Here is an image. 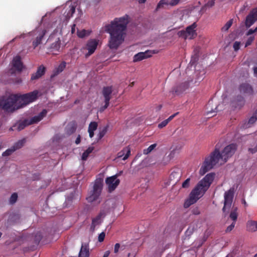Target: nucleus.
I'll return each mask as SVG.
<instances>
[{"label":"nucleus","mask_w":257,"mask_h":257,"mask_svg":"<svg viewBox=\"0 0 257 257\" xmlns=\"http://www.w3.org/2000/svg\"><path fill=\"white\" fill-rule=\"evenodd\" d=\"M128 16L115 18L111 24L105 26V31L110 34L108 47L111 50H116L124 41L123 35L128 23Z\"/></svg>","instance_id":"nucleus-1"},{"label":"nucleus","mask_w":257,"mask_h":257,"mask_svg":"<svg viewBox=\"0 0 257 257\" xmlns=\"http://www.w3.org/2000/svg\"><path fill=\"white\" fill-rule=\"evenodd\" d=\"M236 149L237 146L235 144L227 146L221 153L216 148L215 150L210 154V156L206 158L200 169V174L201 175H204L207 172L212 169L218 163L220 159L226 162L228 158L231 157L234 154Z\"/></svg>","instance_id":"nucleus-2"},{"label":"nucleus","mask_w":257,"mask_h":257,"mask_svg":"<svg viewBox=\"0 0 257 257\" xmlns=\"http://www.w3.org/2000/svg\"><path fill=\"white\" fill-rule=\"evenodd\" d=\"M214 175V173H209L197 183L190 193L189 198L185 202L184 204L185 208H188L192 204L196 203L204 194L213 181Z\"/></svg>","instance_id":"nucleus-3"},{"label":"nucleus","mask_w":257,"mask_h":257,"mask_svg":"<svg viewBox=\"0 0 257 257\" xmlns=\"http://www.w3.org/2000/svg\"><path fill=\"white\" fill-rule=\"evenodd\" d=\"M103 188V180L101 178H98L94 182L92 189L88 193L86 200L89 203H92L97 201L99 204L101 202L100 195Z\"/></svg>","instance_id":"nucleus-4"},{"label":"nucleus","mask_w":257,"mask_h":257,"mask_svg":"<svg viewBox=\"0 0 257 257\" xmlns=\"http://www.w3.org/2000/svg\"><path fill=\"white\" fill-rule=\"evenodd\" d=\"M2 109L8 112H13L21 108L18 101V95L11 94L6 98L1 99Z\"/></svg>","instance_id":"nucleus-5"},{"label":"nucleus","mask_w":257,"mask_h":257,"mask_svg":"<svg viewBox=\"0 0 257 257\" xmlns=\"http://www.w3.org/2000/svg\"><path fill=\"white\" fill-rule=\"evenodd\" d=\"M39 92L35 90L32 92L18 96V101L20 108L24 107L38 98Z\"/></svg>","instance_id":"nucleus-6"},{"label":"nucleus","mask_w":257,"mask_h":257,"mask_svg":"<svg viewBox=\"0 0 257 257\" xmlns=\"http://www.w3.org/2000/svg\"><path fill=\"white\" fill-rule=\"evenodd\" d=\"M234 193V189L231 188L224 193V206L222 208L223 213L225 216L228 211L226 212V209H229L231 206Z\"/></svg>","instance_id":"nucleus-7"},{"label":"nucleus","mask_w":257,"mask_h":257,"mask_svg":"<svg viewBox=\"0 0 257 257\" xmlns=\"http://www.w3.org/2000/svg\"><path fill=\"white\" fill-rule=\"evenodd\" d=\"M11 64L12 67L10 70L12 74H14L16 71L18 73H21L25 68L21 61V57L19 55L14 57Z\"/></svg>","instance_id":"nucleus-8"},{"label":"nucleus","mask_w":257,"mask_h":257,"mask_svg":"<svg viewBox=\"0 0 257 257\" xmlns=\"http://www.w3.org/2000/svg\"><path fill=\"white\" fill-rule=\"evenodd\" d=\"M256 21H257V7L252 9L246 17L245 21L241 23V25H244L246 28H249Z\"/></svg>","instance_id":"nucleus-9"},{"label":"nucleus","mask_w":257,"mask_h":257,"mask_svg":"<svg viewBox=\"0 0 257 257\" xmlns=\"http://www.w3.org/2000/svg\"><path fill=\"white\" fill-rule=\"evenodd\" d=\"M113 89L112 86L103 87L102 90V94L104 98L105 104L100 108L101 111H103L106 109L109 104V101L111 98Z\"/></svg>","instance_id":"nucleus-10"},{"label":"nucleus","mask_w":257,"mask_h":257,"mask_svg":"<svg viewBox=\"0 0 257 257\" xmlns=\"http://www.w3.org/2000/svg\"><path fill=\"white\" fill-rule=\"evenodd\" d=\"M119 174H116L114 176L106 178L105 183L108 186V191L111 192L114 190L120 183V180L117 179Z\"/></svg>","instance_id":"nucleus-11"},{"label":"nucleus","mask_w":257,"mask_h":257,"mask_svg":"<svg viewBox=\"0 0 257 257\" xmlns=\"http://www.w3.org/2000/svg\"><path fill=\"white\" fill-rule=\"evenodd\" d=\"M98 41L96 39H90L88 41L85 48L88 51L85 54V57L87 58L92 55L96 49L98 45Z\"/></svg>","instance_id":"nucleus-12"},{"label":"nucleus","mask_w":257,"mask_h":257,"mask_svg":"<svg viewBox=\"0 0 257 257\" xmlns=\"http://www.w3.org/2000/svg\"><path fill=\"white\" fill-rule=\"evenodd\" d=\"M189 81H186L180 83L173 88L172 91L178 94H180L189 88Z\"/></svg>","instance_id":"nucleus-13"},{"label":"nucleus","mask_w":257,"mask_h":257,"mask_svg":"<svg viewBox=\"0 0 257 257\" xmlns=\"http://www.w3.org/2000/svg\"><path fill=\"white\" fill-rule=\"evenodd\" d=\"M155 53L152 51L147 50L145 52H140L136 54L134 57V62L140 61L144 59L151 57L152 54Z\"/></svg>","instance_id":"nucleus-14"},{"label":"nucleus","mask_w":257,"mask_h":257,"mask_svg":"<svg viewBox=\"0 0 257 257\" xmlns=\"http://www.w3.org/2000/svg\"><path fill=\"white\" fill-rule=\"evenodd\" d=\"M197 25L196 23H194L191 25L186 28L185 32L188 38L192 39L197 36V33L195 30Z\"/></svg>","instance_id":"nucleus-15"},{"label":"nucleus","mask_w":257,"mask_h":257,"mask_svg":"<svg viewBox=\"0 0 257 257\" xmlns=\"http://www.w3.org/2000/svg\"><path fill=\"white\" fill-rule=\"evenodd\" d=\"M45 70V67L43 65H40L38 67L36 72L32 74L31 80L33 81L38 79L44 75Z\"/></svg>","instance_id":"nucleus-16"},{"label":"nucleus","mask_w":257,"mask_h":257,"mask_svg":"<svg viewBox=\"0 0 257 257\" xmlns=\"http://www.w3.org/2000/svg\"><path fill=\"white\" fill-rule=\"evenodd\" d=\"M240 91L241 93L248 95H252L253 90L250 85L247 83H243L240 85Z\"/></svg>","instance_id":"nucleus-17"},{"label":"nucleus","mask_w":257,"mask_h":257,"mask_svg":"<svg viewBox=\"0 0 257 257\" xmlns=\"http://www.w3.org/2000/svg\"><path fill=\"white\" fill-rule=\"evenodd\" d=\"M130 155L131 149L128 146L124 148L121 151L119 152L117 154V157L118 158L123 157L122 160H125L128 158Z\"/></svg>","instance_id":"nucleus-18"},{"label":"nucleus","mask_w":257,"mask_h":257,"mask_svg":"<svg viewBox=\"0 0 257 257\" xmlns=\"http://www.w3.org/2000/svg\"><path fill=\"white\" fill-rule=\"evenodd\" d=\"M89 251L88 244L82 243L78 257H89Z\"/></svg>","instance_id":"nucleus-19"},{"label":"nucleus","mask_w":257,"mask_h":257,"mask_svg":"<svg viewBox=\"0 0 257 257\" xmlns=\"http://www.w3.org/2000/svg\"><path fill=\"white\" fill-rule=\"evenodd\" d=\"M30 125V122L28 119H26L22 121L19 122L13 127H17V129L18 131H20L23 130L26 126Z\"/></svg>","instance_id":"nucleus-20"},{"label":"nucleus","mask_w":257,"mask_h":257,"mask_svg":"<svg viewBox=\"0 0 257 257\" xmlns=\"http://www.w3.org/2000/svg\"><path fill=\"white\" fill-rule=\"evenodd\" d=\"M46 33V31L44 30L37 37L36 39L33 42V46L34 48L37 47L39 44L41 43V41L43 38L44 35Z\"/></svg>","instance_id":"nucleus-21"},{"label":"nucleus","mask_w":257,"mask_h":257,"mask_svg":"<svg viewBox=\"0 0 257 257\" xmlns=\"http://www.w3.org/2000/svg\"><path fill=\"white\" fill-rule=\"evenodd\" d=\"M196 228L194 225L189 226L187 230L185 232V239H189L191 235L193 233Z\"/></svg>","instance_id":"nucleus-22"},{"label":"nucleus","mask_w":257,"mask_h":257,"mask_svg":"<svg viewBox=\"0 0 257 257\" xmlns=\"http://www.w3.org/2000/svg\"><path fill=\"white\" fill-rule=\"evenodd\" d=\"M94 150L93 147H89L86 151H85L82 155L81 159L83 161H86L89 155Z\"/></svg>","instance_id":"nucleus-23"},{"label":"nucleus","mask_w":257,"mask_h":257,"mask_svg":"<svg viewBox=\"0 0 257 257\" xmlns=\"http://www.w3.org/2000/svg\"><path fill=\"white\" fill-rule=\"evenodd\" d=\"M237 208L236 207H233L232 210L230 213L229 217L233 221V222H235L237 218Z\"/></svg>","instance_id":"nucleus-24"},{"label":"nucleus","mask_w":257,"mask_h":257,"mask_svg":"<svg viewBox=\"0 0 257 257\" xmlns=\"http://www.w3.org/2000/svg\"><path fill=\"white\" fill-rule=\"evenodd\" d=\"M25 143V139L19 140V141L16 142L12 147L14 148L15 151H17V150H19L22 148L24 146Z\"/></svg>","instance_id":"nucleus-25"},{"label":"nucleus","mask_w":257,"mask_h":257,"mask_svg":"<svg viewBox=\"0 0 257 257\" xmlns=\"http://www.w3.org/2000/svg\"><path fill=\"white\" fill-rule=\"evenodd\" d=\"M90 33V31L85 30L84 29L77 31V36L78 37L81 38H83L86 36H89Z\"/></svg>","instance_id":"nucleus-26"},{"label":"nucleus","mask_w":257,"mask_h":257,"mask_svg":"<svg viewBox=\"0 0 257 257\" xmlns=\"http://www.w3.org/2000/svg\"><path fill=\"white\" fill-rule=\"evenodd\" d=\"M60 48V40L59 38L55 42L52 43L50 46V49L53 50H59Z\"/></svg>","instance_id":"nucleus-27"},{"label":"nucleus","mask_w":257,"mask_h":257,"mask_svg":"<svg viewBox=\"0 0 257 257\" xmlns=\"http://www.w3.org/2000/svg\"><path fill=\"white\" fill-rule=\"evenodd\" d=\"M75 12V7L74 6H70V10L68 12L67 15L66 16V20H69L71 17H72L73 15L74 14Z\"/></svg>","instance_id":"nucleus-28"},{"label":"nucleus","mask_w":257,"mask_h":257,"mask_svg":"<svg viewBox=\"0 0 257 257\" xmlns=\"http://www.w3.org/2000/svg\"><path fill=\"white\" fill-rule=\"evenodd\" d=\"M76 130V126L75 124H71L68 125L67 128V134L68 135H70L74 133Z\"/></svg>","instance_id":"nucleus-29"},{"label":"nucleus","mask_w":257,"mask_h":257,"mask_svg":"<svg viewBox=\"0 0 257 257\" xmlns=\"http://www.w3.org/2000/svg\"><path fill=\"white\" fill-rule=\"evenodd\" d=\"M42 238V235L40 232H37L35 234L34 241L36 244H38Z\"/></svg>","instance_id":"nucleus-30"},{"label":"nucleus","mask_w":257,"mask_h":257,"mask_svg":"<svg viewBox=\"0 0 257 257\" xmlns=\"http://www.w3.org/2000/svg\"><path fill=\"white\" fill-rule=\"evenodd\" d=\"M233 24V19L229 20L225 25L221 28L222 31H227Z\"/></svg>","instance_id":"nucleus-31"},{"label":"nucleus","mask_w":257,"mask_h":257,"mask_svg":"<svg viewBox=\"0 0 257 257\" xmlns=\"http://www.w3.org/2000/svg\"><path fill=\"white\" fill-rule=\"evenodd\" d=\"M15 151V149L13 147H11L10 148L7 149L6 151H5L3 154L2 156L3 157L6 156H9L11 155Z\"/></svg>","instance_id":"nucleus-32"},{"label":"nucleus","mask_w":257,"mask_h":257,"mask_svg":"<svg viewBox=\"0 0 257 257\" xmlns=\"http://www.w3.org/2000/svg\"><path fill=\"white\" fill-rule=\"evenodd\" d=\"M157 146L156 144H154L150 146L147 149H144L143 153L144 154L147 155L151 153Z\"/></svg>","instance_id":"nucleus-33"},{"label":"nucleus","mask_w":257,"mask_h":257,"mask_svg":"<svg viewBox=\"0 0 257 257\" xmlns=\"http://www.w3.org/2000/svg\"><path fill=\"white\" fill-rule=\"evenodd\" d=\"M107 127L108 126H106L103 127L102 130L100 131L99 134H98V140L101 139L105 135L107 131Z\"/></svg>","instance_id":"nucleus-34"},{"label":"nucleus","mask_w":257,"mask_h":257,"mask_svg":"<svg viewBox=\"0 0 257 257\" xmlns=\"http://www.w3.org/2000/svg\"><path fill=\"white\" fill-rule=\"evenodd\" d=\"M18 199V194L16 193H14L11 195L10 200H9V203L11 204H15Z\"/></svg>","instance_id":"nucleus-35"},{"label":"nucleus","mask_w":257,"mask_h":257,"mask_svg":"<svg viewBox=\"0 0 257 257\" xmlns=\"http://www.w3.org/2000/svg\"><path fill=\"white\" fill-rule=\"evenodd\" d=\"M97 123L95 121L91 122L88 126V131H95L97 128Z\"/></svg>","instance_id":"nucleus-36"},{"label":"nucleus","mask_w":257,"mask_h":257,"mask_svg":"<svg viewBox=\"0 0 257 257\" xmlns=\"http://www.w3.org/2000/svg\"><path fill=\"white\" fill-rule=\"evenodd\" d=\"M41 118L38 115L34 116L32 117L30 119H29L30 124L37 123L41 120Z\"/></svg>","instance_id":"nucleus-37"},{"label":"nucleus","mask_w":257,"mask_h":257,"mask_svg":"<svg viewBox=\"0 0 257 257\" xmlns=\"http://www.w3.org/2000/svg\"><path fill=\"white\" fill-rule=\"evenodd\" d=\"M102 215V213H100L95 218H93L92 222L95 223L96 225L100 223V219Z\"/></svg>","instance_id":"nucleus-38"},{"label":"nucleus","mask_w":257,"mask_h":257,"mask_svg":"<svg viewBox=\"0 0 257 257\" xmlns=\"http://www.w3.org/2000/svg\"><path fill=\"white\" fill-rule=\"evenodd\" d=\"M253 223H256L255 221H250L247 222V226L249 228V230L253 231V228H255L256 227V224H254Z\"/></svg>","instance_id":"nucleus-39"},{"label":"nucleus","mask_w":257,"mask_h":257,"mask_svg":"<svg viewBox=\"0 0 257 257\" xmlns=\"http://www.w3.org/2000/svg\"><path fill=\"white\" fill-rule=\"evenodd\" d=\"M257 120V110L255 111L252 116H251L249 120L248 123L252 124Z\"/></svg>","instance_id":"nucleus-40"},{"label":"nucleus","mask_w":257,"mask_h":257,"mask_svg":"<svg viewBox=\"0 0 257 257\" xmlns=\"http://www.w3.org/2000/svg\"><path fill=\"white\" fill-rule=\"evenodd\" d=\"M190 178H187L182 183V187L183 188H188L190 186Z\"/></svg>","instance_id":"nucleus-41"},{"label":"nucleus","mask_w":257,"mask_h":257,"mask_svg":"<svg viewBox=\"0 0 257 257\" xmlns=\"http://www.w3.org/2000/svg\"><path fill=\"white\" fill-rule=\"evenodd\" d=\"M248 151L252 154L255 153L257 152V144L253 145L252 147H249Z\"/></svg>","instance_id":"nucleus-42"},{"label":"nucleus","mask_w":257,"mask_h":257,"mask_svg":"<svg viewBox=\"0 0 257 257\" xmlns=\"http://www.w3.org/2000/svg\"><path fill=\"white\" fill-rule=\"evenodd\" d=\"M254 39V37L253 36L249 37L247 39V40L245 43V47H246L250 45L251 44L252 42L253 41Z\"/></svg>","instance_id":"nucleus-43"},{"label":"nucleus","mask_w":257,"mask_h":257,"mask_svg":"<svg viewBox=\"0 0 257 257\" xmlns=\"http://www.w3.org/2000/svg\"><path fill=\"white\" fill-rule=\"evenodd\" d=\"M121 248L122 249H123L124 248L123 246H122L120 247V244L118 243H117L114 245V252L115 253H117L118 252L119 249Z\"/></svg>","instance_id":"nucleus-44"},{"label":"nucleus","mask_w":257,"mask_h":257,"mask_svg":"<svg viewBox=\"0 0 257 257\" xmlns=\"http://www.w3.org/2000/svg\"><path fill=\"white\" fill-rule=\"evenodd\" d=\"M164 4H166L165 0H161L157 6L156 11H158L160 8H162Z\"/></svg>","instance_id":"nucleus-45"},{"label":"nucleus","mask_w":257,"mask_h":257,"mask_svg":"<svg viewBox=\"0 0 257 257\" xmlns=\"http://www.w3.org/2000/svg\"><path fill=\"white\" fill-rule=\"evenodd\" d=\"M178 35L180 37H182V38H184L185 39L188 38L187 35H186V32H185V31H179L178 32Z\"/></svg>","instance_id":"nucleus-46"},{"label":"nucleus","mask_w":257,"mask_h":257,"mask_svg":"<svg viewBox=\"0 0 257 257\" xmlns=\"http://www.w3.org/2000/svg\"><path fill=\"white\" fill-rule=\"evenodd\" d=\"M65 64L66 63L65 62H64L63 63L61 64L59 66V67L57 70V72L58 73L62 72L64 68L65 67Z\"/></svg>","instance_id":"nucleus-47"},{"label":"nucleus","mask_w":257,"mask_h":257,"mask_svg":"<svg viewBox=\"0 0 257 257\" xmlns=\"http://www.w3.org/2000/svg\"><path fill=\"white\" fill-rule=\"evenodd\" d=\"M47 113V111L46 109H43L40 113H39L38 116L41 119H42L43 117H44Z\"/></svg>","instance_id":"nucleus-48"},{"label":"nucleus","mask_w":257,"mask_h":257,"mask_svg":"<svg viewBox=\"0 0 257 257\" xmlns=\"http://www.w3.org/2000/svg\"><path fill=\"white\" fill-rule=\"evenodd\" d=\"M105 234L104 232H102L98 235V240L99 242H102L104 240L105 238Z\"/></svg>","instance_id":"nucleus-49"},{"label":"nucleus","mask_w":257,"mask_h":257,"mask_svg":"<svg viewBox=\"0 0 257 257\" xmlns=\"http://www.w3.org/2000/svg\"><path fill=\"white\" fill-rule=\"evenodd\" d=\"M168 123V122L167 120L165 119L158 124V127L159 128H162L163 127H165Z\"/></svg>","instance_id":"nucleus-50"},{"label":"nucleus","mask_w":257,"mask_h":257,"mask_svg":"<svg viewBox=\"0 0 257 257\" xmlns=\"http://www.w3.org/2000/svg\"><path fill=\"white\" fill-rule=\"evenodd\" d=\"M235 223V222H233L229 226H228L225 230L226 232H228L231 231L233 229V228L234 227Z\"/></svg>","instance_id":"nucleus-51"},{"label":"nucleus","mask_w":257,"mask_h":257,"mask_svg":"<svg viewBox=\"0 0 257 257\" xmlns=\"http://www.w3.org/2000/svg\"><path fill=\"white\" fill-rule=\"evenodd\" d=\"M240 43L237 41H235L233 44V48L234 51H237L239 49Z\"/></svg>","instance_id":"nucleus-52"},{"label":"nucleus","mask_w":257,"mask_h":257,"mask_svg":"<svg viewBox=\"0 0 257 257\" xmlns=\"http://www.w3.org/2000/svg\"><path fill=\"white\" fill-rule=\"evenodd\" d=\"M180 0H171L169 3V5L171 6H174L178 5Z\"/></svg>","instance_id":"nucleus-53"},{"label":"nucleus","mask_w":257,"mask_h":257,"mask_svg":"<svg viewBox=\"0 0 257 257\" xmlns=\"http://www.w3.org/2000/svg\"><path fill=\"white\" fill-rule=\"evenodd\" d=\"M10 219L12 220L13 218H15L16 219L19 218V216L18 214L16 213H13L10 215Z\"/></svg>","instance_id":"nucleus-54"},{"label":"nucleus","mask_w":257,"mask_h":257,"mask_svg":"<svg viewBox=\"0 0 257 257\" xmlns=\"http://www.w3.org/2000/svg\"><path fill=\"white\" fill-rule=\"evenodd\" d=\"M179 112H176L173 115L169 116L167 119H166V120H167L168 122L172 120L178 114Z\"/></svg>","instance_id":"nucleus-55"},{"label":"nucleus","mask_w":257,"mask_h":257,"mask_svg":"<svg viewBox=\"0 0 257 257\" xmlns=\"http://www.w3.org/2000/svg\"><path fill=\"white\" fill-rule=\"evenodd\" d=\"M236 100L240 102L241 105L243 103V98L241 96H237L236 97Z\"/></svg>","instance_id":"nucleus-56"},{"label":"nucleus","mask_w":257,"mask_h":257,"mask_svg":"<svg viewBox=\"0 0 257 257\" xmlns=\"http://www.w3.org/2000/svg\"><path fill=\"white\" fill-rule=\"evenodd\" d=\"M73 200V196L70 195L67 197L66 199V202H67L68 204H71Z\"/></svg>","instance_id":"nucleus-57"},{"label":"nucleus","mask_w":257,"mask_h":257,"mask_svg":"<svg viewBox=\"0 0 257 257\" xmlns=\"http://www.w3.org/2000/svg\"><path fill=\"white\" fill-rule=\"evenodd\" d=\"M255 32H256V31H255V29L254 30L250 29L247 31L246 35L247 36L251 35V34H252L253 33H255Z\"/></svg>","instance_id":"nucleus-58"},{"label":"nucleus","mask_w":257,"mask_h":257,"mask_svg":"<svg viewBox=\"0 0 257 257\" xmlns=\"http://www.w3.org/2000/svg\"><path fill=\"white\" fill-rule=\"evenodd\" d=\"M214 5V2L213 1H209L207 4L205 5V7H212Z\"/></svg>","instance_id":"nucleus-59"},{"label":"nucleus","mask_w":257,"mask_h":257,"mask_svg":"<svg viewBox=\"0 0 257 257\" xmlns=\"http://www.w3.org/2000/svg\"><path fill=\"white\" fill-rule=\"evenodd\" d=\"M192 212L193 214H194L195 215H198L200 214V211H199L198 208L193 209L192 210Z\"/></svg>","instance_id":"nucleus-60"},{"label":"nucleus","mask_w":257,"mask_h":257,"mask_svg":"<svg viewBox=\"0 0 257 257\" xmlns=\"http://www.w3.org/2000/svg\"><path fill=\"white\" fill-rule=\"evenodd\" d=\"M80 142H81V136L80 135H79L75 140V143H76V144L78 145L80 143Z\"/></svg>","instance_id":"nucleus-61"},{"label":"nucleus","mask_w":257,"mask_h":257,"mask_svg":"<svg viewBox=\"0 0 257 257\" xmlns=\"http://www.w3.org/2000/svg\"><path fill=\"white\" fill-rule=\"evenodd\" d=\"M197 60V58L196 56H194L191 58V60L190 63L192 64L194 63Z\"/></svg>","instance_id":"nucleus-62"},{"label":"nucleus","mask_w":257,"mask_h":257,"mask_svg":"<svg viewBox=\"0 0 257 257\" xmlns=\"http://www.w3.org/2000/svg\"><path fill=\"white\" fill-rule=\"evenodd\" d=\"M96 225V224L95 223H94L92 222V224H91V227H90L91 230H92V231H94V229H95V227Z\"/></svg>","instance_id":"nucleus-63"},{"label":"nucleus","mask_w":257,"mask_h":257,"mask_svg":"<svg viewBox=\"0 0 257 257\" xmlns=\"http://www.w3.org/2000/svg\"><path fill=\"white\" fill-rule=\"evenodd\" d=\"M109 254H110V251L109 250L106 251L104 252L103 257H108V255H109Z\"/></svg>","instance_id":"nucleus-64"}]
</instances>
